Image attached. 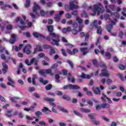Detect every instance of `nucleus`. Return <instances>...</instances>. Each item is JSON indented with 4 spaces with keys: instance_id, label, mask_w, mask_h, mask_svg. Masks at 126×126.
Wrapping results in <instances>:
<instances>
[{
    "instance_id": "b1692460",
    "label": "nucleus",
    "mask_w": 126,
    "mask_h": 126,
    "mask_svg": "<svg viewBox=\"0 0 126 126\" xmlns=\"http://www.w3.org/2000/svg\"><path fill=\"white\" fill-rule=\"evenodd\" d=\"M88 48L87 47L85 48H80V51L81 53H83V55H85L87 53H88V51H87Z\"/></svg>"
},
{
    "instance_id": "de8ad7c7",
    "label": "nucleus",
    "mask_w": 126,
    "mask_h": 126,
    "mask_svg": "<svg viewBox=\"0 0 126 126\" xmlns=\"http://www.w3.org/2000/svg\"><path fill=\"white\" fill-rule=\"evenodd\" d=\"M65 16L67 19H70V18H71V14L69 13H66Z\"/></svg>"
},
{
    "instance_id": "39448f33",
    "label": "nucleus",
    "mask_w": 126,
    "mask_h": 126,
    "mask_svg": "<svg viewBox=\"0 0 126 126\" xmlns=\"http://www.w3.org/2000/svg\"><path fill=\"white\" fill-rule=\"evenodd\" d=\"M63 90H67V89H70V90H77L78 89H80V87L77 85H74L71 84H69L68 85H65L63 87Z\"/></svg>"
},
{
    "instance_id": "5fc2aeb1",
    "label": "nucleus",
    "mask_w": 126,
    "mask_h": 126,
    "mask_svg": "<svg viewBox=\"0 0 126 126\" xmlns=\"http://www.w3.org/2000/svg\"><path fill=\"white\" fill-rule=\"evenodd\" d=\"M33 96L36 98V99H40V95L37 93H35L33 94Z\"/></svg>"
},
{
    "instance_id": "f3484780",
    "label": "nucleus",
    "mask_w": 126,
    "mask_h": 126,
    "mask_svg": "<svg viewBox=\"0 0 126 126\" xmlns=\"http://www.w3.org/2000/svg\"><path fill=\"white\" fill-rule=\"evenodd\" d=\"M37 52H43V49L41 46L39 45L36 46V48L34 49L33 54H36Z\"/></svg>"
},
{
    "instance_id": "4468645a",
    "label": "nucleus",
    "mask_w": 126,
    "mask_h": 126,
    "mask_svg": "<svg viewBox=\"0 0 126 126\" xmlns=\"http://www.w3.org/2000/svg\"><path fill=\"white\" fill-rule=\"evenodd\" d=\"M92 90L96 95H101V91L99 89V87H93Z\"/></svg>"
},
{
    "instance_id": "c9c22d12",
    "label": "nucleus",
    "mask_w": 126,
    "mask_h": 126,
    "mask_svg": "<svg viewBox=\"0 0 126 126\" xmlns=\"http://www.w3.org/2000/svg\"><path fill=\"white\" fill-rule=\"evenodd\" d=\"M105 57L107 58L108 60H111L112 55H111V53H110L109 52H106Z\"/></svg>"
},
{
    "instance_id": "6e6d98bb",
    "label": "nucleus",
    "mask_w": 126,
    "mask_h": 126,
    "mask_svg": "<svg viewBox=\"0 0 126 126\" xmlns=\"http://www.w3.org/2000/svg\"><path fill=\"white\" fill-rule=\"evenodd\" d=\"M35 89L34 87H30L28 89L29 92H33V91H35Z\"/></svg>"
},
{
    "instance_id": "7c9ffc66",
    "label": "nucleus",
    "mask_w": 126,
    "mask_h": 126,
    "mask_svg": "<svg viewBox=\"0 0 126 126\" xmlns=\"http://www.w3.org/2000/svg\"><path fill=\"white\" fill-rule=\"evenodd\" d=\"M89 118L92 120V122L96 120V118L94 117V114H91L88 115Z\"/></svg>"
},
{
    "instance_id": "2f4dec72",
    "label": "nucleus",
    "mask_w": 126,
    "mask_h": 126,
    "mask_svg": "<svg viewBox=\"0 0 126 126\" xmlns=\"http://www.w3.org/2000/svg\"><path fill=\"white\" fill-rule=\"evenodd\" d=\"M39 81L40 82H41V83H43L44 85H46V84H47L48 82V81L47 80L44 81L42 78H40L39 79Z\"/></svg>"
},
{
    "instance_id": "20e7f679",
    "label": "nucleus",
    "mask_w": 126,
    "mask_h": 126,
    "mask_svg": "<svg viewBox=\"0 0 126 126\" xmlns=\"http://www.w3.org/2000/svg\"><path fill=\"white\" fill-rule=\"evenodd\" d=\"M43 100H44V101H47V102H49V103L50 104V106H53V107L52 108V112H53V113H57V110L55 109V107H56V104L54 103V102H55V99L50 97H44L43 98Z\"/></svg>"
},
{
    "instance_id": "dca6fc26",
    "label": "nucleus",
    "mask_w": 126,
    "mask_h": 126,
    "mask_svg": "<svg viewBox=\"0 0 126 126\" xmlns=\"http://www.w3.org/2000/svg\"><path fill=\"white\" fill-rule=\"evenodd\" d=\"M12 109L7 110L5 112V116L8 118H11L12 117Z\"/></svg>"
},
{
    "instance_id": "a211bd4d",
    "label": "nucleus",
    "mask_w": 126,
    "mask_h": 126,
    "mask_svg": "<svg viewBox=\"0 0 126 126\" xmlns=\"http://www.w3.org/2000/svg\"><path fill=\"white\" fill-rule=\"evenodd\" d=\"M96 28L97 29L96 33L97 34H99V35H102V32L103 30H102V28L101 26H95Z\"/></svg>"
},
{
    "instance_id": "69168bd1",
    "label": "nucleus",
    "mask_w": 126,
    "mask_h": 126,
    "mask_svg": "<svg viewBox=\"0 0 126 126\" xmlns=\"http://www.w3.org/2000/svg\"><path fill=\"white\" fill-rule=\"evenodd\" d=\"M87 103L90 106H93V102L91 100H89L87 101Z\"/></svg>"
},
{
    "instance_id": "2eb2a0df",
    "label": "nucleus",
    "mask_w": 126,
    "mask_h": 126,
    "mask_svg": "<svg viewBox=\"0 0 126 126\" xmlns=\"http://www.w3.org/2000/svg\"><path fill=\"white\" fill-rule=\"evenodd\" d=\"M9 42L10 44H14L15 42H16V35L14 34H12L11 39L9 40Z\"/></svg>"
},
{
    "instance_id": "680f3d73",
    "label": "nucleus",
    "mask_w": 126,
    "mask_h": 126,
    "mask_svg": "<svg viewBox=\"0 0 126 126\" xmlns=\"http://www.w3.org/2000/svg\"><path fill=\"white\" fill-rule=\"evenodd\" d=\"M113 82V81L110 79H108L106 80V83L108 84V85H110V84H111V83H112Z\"/></svg>"
},
{
    "instance_id": "a18cd8bd",
    "label": "nucleus",
    "mask_w": 126,
    "mask_h": 126,
    "mask_svg": "<svg viewBox=\"0 0 126 126\" xmlns=\"http://www.w3.org/2000/svg\"><path fill=\"white\" fill-rule=\"evenodd\" d=\"M16 99H20V98L19 97H12L10 99V101L11 102H12V103H14L15 102V100H16Z\"/></svg>"
},
{
    "instance_id": "37998d69",
    "label": "nucleus",
    "mask_w": 126,
    "mask_h": 126,
    "mask_svg": "<svg viewBox=\"0 0 126 126\" xmlns=\"http://www.w3.org/2000/svg\"><path fill=\"white\" fill-rule=\"evenodd\" d=\"M38 124L40 126H47V124H46V122H45L44 121H43L39 122Z\"/></svg>"
},
{
    "instance_id": "6e6552de",
    "label": "nucleus",
    "mask_w": 126,
    "mask_h": 126,
    "mask_svg": "<svg viewBox=\"0 0 126 126\" xmlns=\"http://www.w3.org/2000/svg\"><path fill=\"white\" fill-rule=\"evenodd\" d=\"M33 4L34 6L32 8V11L33 12H34V13H35V15H37L38 16H39L40 14H39V13L37 12V10H39L40 9H41V7L39 6V5H38V4H37V3L36 2H34Z\"/></svg>"
},
{
    "instance_id": "8fccbe9b",
    "label": "nucleus",
    "mask_w": 126,
    "mask_h": 126,
    "mask_svg": "<svg viewBox=\"0 0 126 126\" xmlns=\"http://www.w3.org/2000/svg\"><path fill=\"white\" fill-rule=\"evenodd\" d=\"M23 35H26L28 38H30V37H31V35L29 32H23Z\"/></svg>"
},
{
    "instance_id": "473e14b6",
    "label": "nucleus",
    "mask_w": 126,
    "mask_h": 126,
    "mask_svg": "<svg viewBox=\"0 0 126 126\" xmlns=\"http://www.w3.org/2000/svg\"><path fill=\"white\" fill-rule=\"evenodd\" d=\"M60 78H61V76H60V74H57L55 75L56 82H60V81H61L60 80Z\"/></svg>"
},
{
    "instance_id": "393cba45",
    "label": "nucleus",
    "mask_w": 126,
    "mask_h": 126,
    "mask_svg": "<svg viewBox=\"0 0 126 126\" xmlns=\"http://www.w3.org/2000/svg\"><path fill=\"white\" fill-rule=\"evenodd\" d=\"M93 64L95 67H98L99 64H98V61L96 59L92 60Z\"/></svg>"
},
{
    "instance_id": "1a4fd4ad",
    "label": "nucleus",
    "mask_w": 126,
    "mask_h": 126,
    "mask_svg": "<svg viewBox=\"0 0 126 126\" xmlns=\"http://www.w3.org/2000/svg\"><path fill=\"white\" fill-rule=\"evenodd\" d=\"M31 48H32V46L31 44H27L24 48L23 53H26L27 55H30L31 54V50L30 49H31Z\"/></svg>"
},
{
    "instance_id": "4d7b16f0",
    "label": "nucleus",
    "mask_w": 126,
    "mask_h": 126,
    "mask_svg": "<svg viewBox=\"0 0 126 126\" xmlns=\"http://www.w3.org/2000/svg\"><path fill=\"white\" fill-rule=\"evenodd\" d=\"M46 14H47V12H45L43 10H40V15L41 16H45Z\"/></svg>"
},
{
    "instance_id": "864d4df0",
    "label": "nucleus",
    "mask_w": 126,
    "mask_h": 126,
    "mask_svg": "<svg viewBox=\"0 0 126 126\" xmlns=\"http://www.w3.org/2000/svg\"><path fill=\"white\" fill-rule=\"evenodd\" d=\"M71 14L72 15H74L75 16H76V15L78 14V11L77 10L73 11L71 12Z\"/></svg>"
},
{
    "instance_id": "bb28decb",
    "label": "nucleus",
    "mask_w": 126,
    "mask_h": 126,
    "mask_svg": "<svg viewBox=\"0 0 126 126\" xmlns=\"http://www.w3.org/2000/svg\"><path fill=\"white\" fill-rule=\"evenodd\" d=\"M53 88V85L51 84H49L45 86V90L46 91H49V90H51Z\"/></svg>"
},
{
    "instance_id": "f704fd0d",
    "label": "nucleus",
    "mask_w": 126,
    "mask_h": 126,
    "mask_svg": "<svg viewBox=\"0 0 126 126\" xmlns=\"http://www.w3.org/2000/svg\"><path fill=\"white\" fill-rule=\"evenodd\" d=\"M30 3H31V1L30 0H26V3L25 4L26 7H29L30 6Z\"/></svg>"
},
{
    "instance_id": "423d86ee",
    "label": "nucleus",
    "mask_w": 126,
    "mask_h": 126,
    "mask_svg": "<svg viewBox=\"0 0 126 126\" xmlns=\"http://www.w3.org/2000/svg\"><path fill=\"white\" fill-rule=\"evenodd\" d=\"M25 63L27 65H31L32 63H34V65H38V63H39V60H37L36 58H32L30 63L29 62V59H27L25 60Z\"/></svg>"
},
{
    "instance_id": "f257e3e1",
    "label": "nucleus",
    "mask_w": 126,
    "mask_h": 126,
    "mask_svg": "<svg viewBox=\"0 0 126 126\" xmlns=\"http://www.w3.org/2000/svg\"><path fill=\"white\" fill-rule=\"evenodd\" d=\"M47 30L49 32V36L46 37V40L51 42V45H53V46H57V47L60 45V34H57L54 32V26L53 25L47 26Z\"/></svg>"
},
{
    "instance_id": "aec40b11",
    "label": "nucleus",
    "mask_w": 126,
    "mask_h": 126,
    "mask_svg": "<svg viewBox=\"0 0 126 126\" xmlns=\"http://www.w3.org/2000/svg\"><path fill=\"white\" fill-rule=\"evenodd\" d=\"M113 29V25L109 24L106 26V30L109 33H112V30Z\"/></svg>"
},
{
    "instance_id": "c03bdc74",
    "label": "nucleus",
    "mask_w": 126,
    "mask_h": 126,
    "mask_svg": "<svg viewBox=\"0 0 126 126\" xmlns=\"http://www.w3.org/2000/svg\"><path fill=\"white\" fill-rule=\"evenodd\" d=\"M35 116H36V117H38V118H39V117H40V116H42V115H43V114H42V112H41L40 111H36L35 113Z\"/></svg>"
},
{
    "instance_id": "4c0bfd02",
    "label": "nucleus",
    "mask_w": 126,
    "mask_h": 126,
    "mask_svg": "<svg viewBox=\"0 0 126 126\" xmlns=\"http://www.w3.org/2000/svg\"><path fill=\"white\" fill-rule=\"evenodd\" d=\"M73 113H74L75 115H76V116H78L80 118H83V117L81 113H80L76 111H74Z\"/></svg>"
},
{
    "instance_id": "e433bc0d",
    "label": "nucleus",
    "mask_w": 126,
    "mask_h": 126,
    "mask_svg": "<svg viewBox=\"0 0 126 126\" xmlns=\"http://www.w3.org/2000/svg\"><path fill=\"white\" fill-rule=\"evenodd\" d=\"M43 48L44 49V50H48V49H50V48H52V46L48 44H44L43 45Z\"/></svg>"
},
{
    "instance_id": "0e129e2a",
    "label": "nucleus",
    "mask_w": 126,
    "mask_h": 126,
    "mask_svg": "<svg viewBox=\"0 0 126 126\" xmlns=\"http://www.w3.org/2000/svg\"><path fill=\"white\" fill-rule=\"evenodd\" d=\"M62 72H63V75H66L67 74L68 71L66 69H63Z\"/></svg>"
},
{
    "instance_id": "3c124183",
    "label": "nucleus",
    "mask_w": 126,
    "mask_h": 126,
    "mask_svg": "<svg viewBox=\"0 0 126 126\" xmlns=\"http://www.w3.org/2000/svg\"><path fill=\"white\" fill-rule=\"evenodd\" d=\"M58 66H59L58 63H55L51 67V68H52V69H54V68H57Z\"/></svg>"
},
{
    "instance_id": "7ed1b4c3",
    "label": "nucleus",
    "mask_w": 126,
    "mask_h": 126,
    "mask_svg": "<svg viewBox=\"0 0 126 126\" xmlns=\"http://www.w3.org/2000/svg\"><path fill=\"white\" fill-rule=\"evenodd\" d=\"M77 2L75 1V0L71 1L69 2V5L66 4L64 6V8L66 11L77 9V8H78V6L75 5L77 4Z\"/></svg>"
},
{
    "instance_id": "9b49d317",
    "label": "nucleus",
    "mask_w": 126,
    "mask_h": 126,
    "mask_svg": "<svg viewBox=\"0 0 126 126\" xmlns=\"http://www.w3.org/2000/svg\"><path fill=\"white\" fill-rule=\"evenodd\" d=\"M8 82L7 83V85H9L10 86H12V87H15V86H14V84H15V82L14 81L12 80V79L10 76H8L7 77Z\"/></svg>"
},
{
    "instance_id": "72a5a7b5",
    "label": "nucleus",
    "mask_w": 126,
    "mask_h": 126,
    "mask_svg": "<svg viewBox=\"0 0 126 126\" xmlns=\"http://www.w3.org/2000/svg\"><path fill=\"white\" fill-rule=\"evenodd\" d=\"M67 63L69 64L71 68H73L74 67V65L73 64V63L71 62L70 60H67Z\"/></svg>"
},
{
    "instance_id": "79ce46f5",
    "label": "nucleus",
    "mask_w": 126,
    "mask_h": 126,
    "mask_svg": "<svg viewBox=\"0 0 126 126\" xmlns=\"http://www.w3.org/2000/svg\"><path fill=\"white\" fill-rule=\"evenodd\" d=\"M72 26L74 28H77V27H78V24L77 23V22L74 21L73 24H72Z\"/></svg>"
},
{
    "instance_id": "0eeeda50",
    "label": "nucleus",
    "mask_w": 126,
    "mask_h": 126,
    "mask_svg": "<svg viewBox=\"0 0 126 126\" xmlns=\"http://www.w3.org/2000/svg\"><path fill=\"white\" fill-rule=\"evenodd\" d=\"M39 73H40L42 76H45V73L46 74H51V75H54V74L52 72V69H47L45 70H45L42 69V70H38Z\"/></svg>"
},
{
    "instance_id": "bf43d9fd",
    "label": "nucleus",
    "mask_w": 126,
    "mask_h": 126,
    "mask_svg": "<svg viewBox=\"0 0 126 126\" xmlns=\"http://www.w3.org/2000/svg\"><path fill=\"white\" fill-rule=\"evenodd\" d=\"M86 94L88 96H93V94H92V92H91V91H87Z\"/></svg>"
},
{
    "instance_id": "f8f14e48",
    "label": "nucleus",
    "mask_w": 126,
    "mask_h": 126,
    "mask_svg": "<svg viewBox=\"0 0 126 126\" xmlns=\"http://www.w3.org/2000/svg\"><path fill=\"white\" fill-rule=\"evenodd\" d=\"M2 66L3 68H2V71L3 74H5V73H6L8 69V65H7V64H6L5 63L3 62L2 63Z\"/></svg>"
},
{
    "instance_id": "6ab92c4d",
    "label": "nucleus",
    "mask_w": 126,
    "mask_h": 126,
    "mask_svg": "<svg viewBox=\"0 0 126 126\" xmlns=\"http://www.w3.org/2000/svg\"><path fill=\"white\" fill-rule=\"evenodd\" d=\"M33 35L35 38H44V36L38 32H33Z\"/></svg>"
},
{
    "instance_id": "09e8293b",
    "label": "nucleus",
    "mask_w": 126,
    "mask_h": 126,
    "mask_svg": "<svg viewBox=\"0 0 126 126\" xmlns=\"http://www.w3.org/2000/svg\"><path fill=\"white\" fill-rule=\"evenodd\" d=\"M101 108H102V104H101V105L100 104H98L95 106V109L96 111H99V110H101Z\"/></svg>"
},
{
    "instance_id": "5701e85b",
    "label": "nucleus",
    "mask_w": 126,
    "mask_h": 126,
    "mask_svg": "<svg viewBox=\"0 0 126 126\" xmlns=\"http://www.w3.org/2000/svg\"><path fill=\"white\" fill-rule=\"evenodd\" d=\"M81 78H87V79H90V78H91V76L89 75H86L85 73H82V75H81Z\"/></svg>"
},
{
    "instance_id": "ddd939ff",
    "label": "nucleus",
    "mask_w": 126,
    "mask_h": 126,
    "mask_svg": "<svg viewBox=\"0 0 126 126\" xmlns=\"http://www.w3.org/2000/svg\"><path fill=\"white\" fill-rule=\"evenodd\" d=\"M78 49L77 48H74L72 50V51H71V50H70V49H67L66 52L67 53H68V54H69V55H75V54H76V53H78Z\"/></svg>"
},
{
    "instance_id": "4be33fe9",
    "label": "nucleus",
    "mask_w": 126,
    "mask_h": 126,
    "mask_svg": "<svg viewBox=\"0 0 126 126\" xmlns=\"http://www.w3.org/2000/svg\"><path fill=\"white\" fill-rule=\"evenodd\" d=\"M58 108L60 111H61V112H63V113H66L67 114L68 113V111L67 110L65 109L64 108L61 106H58Z\"/></svg>"
},
{
    "instance_id": "412c9836",
    "label": "nucleus",
    "mask_w": 126,
    "mask_h": 126,
    "mask_svg": "<svg viewBox=\"0 0 126 126\" xmlns=\"http://www.w3.org/2000/svg\"><path fill=\"white\" fill-rule=\"evenodd\" d=\"M111 105L108 103H102L101 104V107L102 109H109Z\"/></svg>"
},
{
    "instance_id": "a878e982",
    "label": "nucleus",
    "mask_w": 126,
    "mask_h": 126,
    "mask_svg": "<svg viewBox=\"0 0 126 126\" xmlns=\"http://www.w3.org/2000/svg\"><path fill=\"white\" fill-rule=\"evenodd\" d=\"M80 111L82 113H86L87 114L88 113H90V112H91V111L90 110L85 109V108H81Z\"/></svg>"
},
{
    "instance_id": "ea45409f",
    "label": "nucleus",
    "mask_w": 126,
    "mask_h": 126,
    "mask_svg": "<svg viewBox=\"0 0 126 126\" xmlns=\"http://www.w3.org/2000/svg\"><path fill=\"white\" fill-rule=\"evenodd\" d=\"M51 112L48 107H43V109H42V113H46V112Z\"/></svg>"
},
{
    "instance_id": "a19ab883",
    "label": "nucleus",
    "mask_w": 126,
    "mask_h": 126,
    "mask_svg": "<svg viewBox=\"0 0 126 126\" xmlns=\"http://www.w3.org/2000/svg\"><path fill=\"white\" fill-rule=\"evenodd\" d=\"M71 32L72 33L74 34V35H77L78 33V31L77 30H76V29H73L71 30Z\"/></svg>"
},
{
    "instance_id": "9d476101",
    "label": "nucleus",
    "mask_w": 126,
    "mask_h": 126,
    "mask_svg": "<svg viewBox=\"0 0 126 126\" xmlns=\"http://www.w3.org/2000/svg\"><path fill=\"white\" fill-rule=\"evenodd\" d=\"M102 73L99 74L100 77H103V76H106V77H109L110 76V74L108 72V70L106 69H102L101 70Z\"/></svg>"
},
{
    "instance_id": "e2e57ef3",
    "label": "nucleus",
    "mask_w": 126,
    "mask_h": 126,
    "mask_svg": "<svg viewBox=\"0 0 126 126\" xmlns=\"http://www.w3.org/2000/svg\"><path fill=\"white\" fill-rule=\"evenodd\" d=\"M124 35V33L123 32L120 31L119 32V37L120 38V39H123V35Z\"/></svg>"
},
{
    "instance_id": "774afa93",
    "label": "nucleus",
    "mask_w": 126,
    "mask_h": 126,
    "mask_svg": "<svg viewBox=\"0 0 126 126\" xmlns=\"http://www.w3.org/2000/svg\"><path fill=\"white\" fill-rule=\"evenodd\" d=\"M46 5L48 7H51V6H52L53 5V3L52 2H48L46 3Z\"/></svg>"
},
{
    "instance_id": "052dcab7",
    "label": "nucleus",
    "mask_w": 126,
    "mask_h": 126,
    "mask_svg": "<svg viewBox=\"0 0 126 126\" xmlns=\"http://www.w3.org/2000/svg\"><path fill=\"white\" fill-rule=\"evenodd\" d=\"M61 52L63 56H64V57H66L67 56L66 55V53H65V50H64V49H62Z\"/></svg>"
},
{
    "instance_id": "f03ea898",
    "label": "nucleus",
    "mask_w": 126,
    "mask_h": 126,
    "mask_svg": "<svg viewBox=\"0 0 126 126\" xmlns=\"http://www.w3.org/2000/svg\"><path fill=\"white\" fill-rule=\"evenodd\" d=\"M89 9L97 12V15H100V13L104 12V7L100 2L97 3L96 4H94L93 6H90Z\"/></svg>"
},
{
    "instance_id": "c85d7f7f",
    "label": "nucleus",
    "mask_w": 126,
    "mask_h": 126,
    "mask_svg": "<svg viewBox=\"0 0 126 126\" xmlns=\"http://www.w3.org/2000/svg\"><path fill=\"white\" fill-rule=\"evenodd\" d=\"M62 99H63V100H66V101H70V97L66 95V94H64L62 96Z\"/></svg>"
},
{
    "instance_id": "13d9d810",
    "label": "nucleus",
    "mask_w": 126,
    "mask_h": 126,
    "mask_svg": "<svg viewBox=\"0 0 126 126\" xmlns=\"http://www.w3.org/2000/svg\"><path fill=\"white\" fill-rule=\"evenodd\" d=\"M3 51H5V48L2 47V45H0V52L1 53H2V52H3Z\"/></svg>"
},
{
    "instance_id": "cd10ccee",
    "label": "nucleus",
    "mask_w": 126,
    "mask_h": 126,
    "mask_svg": "<svg viewBox=\"0 0 126 126\" xmlns=\"http://www.w3.org/2000/svg\"><path fill=\"white\" fill-rule=\"evenodd\" d=\"M0 58L1 60H4V62H5V63H8V59H6V57L3 54H2L0 56Z\"/></svg>"
},
{
    "instance_id": "49530a36",
    "label": "nucleus",
    "mask_w": 126,
    "mask_h": 126,
    "mask_svg": "<svg viewBox=\"0 0 126 126\" xmlns=\"http://www.w3.org/2000/svg\"><path fill=\"white\" fill-rule=\"evenodd\" d=\"M93 124L96 126H99L100 125V122L99 121H96V119H94L93 122Z\"/></svg>"
},
{
    "instance_id": "58836bf2",
    "label": "nucleus",
    "mask_w": 126,
    "mask_h": 126,
    "mask_svg": "<svg viewBox=\"0 0 126 126\" xmlns=\"http://www.w3.org/2000/svg\"><path fill=\"white\" fill-rule=\"evenodd\" d=\"M54 19L55 21H56V22H58V21H60L61 20V18L60 17V15H56L54 18Z\"/></svg>"
},
{
    "instance_id": "338daca9",
    "label": "nucleus",
    "mask_w": 126,
    "mask_h": 126,
    "mask_svg": "<svg viewBox=\"0 0 126 126\" xmlns=\"http://www.w3.org/2000/svg\"><path fill=\"white\" fill-rule=\"evenodd\" d=\"M85 41H88V40L89 39V37H90V35L88 33H86V35H85Z\"/></svg>"
},
{
    "instance_id": "c756f323",
    "label": "nucleus",
    "mask_w": 126,
    "mask_h": 126,
    "mask_svg": "<svg viewBox=\"0 0 126 126\" xmlns=\"http://www.w3.org/2000/svg\"><path fill=\"white\" fill-rule=\"evenodd\" d=\"M50 56H53L54 54H56V50H55V49L52 47V48H50Z\"/></svg>"
},
{
    "instance_id": "603ef678",
    "label": "nucleus",
    "mask_w": 126,
    "mask_h": 126,
    "mask_svg": "<svg viewBox=\"0 0 126 126\" xmlns=\"http://www.w3.org/2000/svg\"><path fill=\"white\" fill-rule=\"evenodd\" d=\"M76 20L77 21H78V23L79 24H81L83 22L82 19H80L78 16L76 17Z\"/></svg>"
}]
</instances>
